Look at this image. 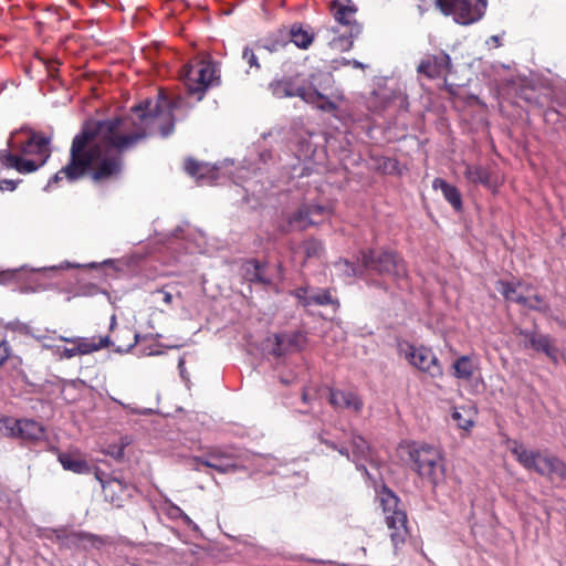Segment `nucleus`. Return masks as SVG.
<instances>
[{"label": "nucleus", "instance_id": "38", "mask_svg": "<svg viewBox=\"0 0 566 566\" xmlns=\"http://www.w3.org/2000/svg\"><path fill=\"white\" fill-rule=\"evenodd\" d=\"M451 416L457 426L461 429L467 430L473 424L472 420L464 417L459 408H454Z\"/></svg>", "mask_w": 566, "mask_h": 566}, {"label": "nucleus", "instance_id": "50", "mask_svg": "<svg viewBox=\"0 0 566 566\" xmlns=\"http://www.w3.org/2000/svg\"><path fill=\"white\" fill-rule=\"evenodd\" d=\"M336 451H338L339 454L346 457L347 459H349V452H348V449L345 448V447H337Z\"/></svg>", "mask_w": 566, "mask_h": 566}, {"label": "nucleus", "instance_id": "28", "mask_svg": "<svg viewBox=\"0 0 566 566\" xmlns=\"http://www.w3.org/2000/svg\"><path fill=\"white\" fill-rule=\"evenodd\" d=\"M138 334L128 326L120 328L112 340L111 346L115 347L117 353H127L138 343Z\"/></svg>", "mask_w": 566, "mask_h": 566}, {"label": "nucleus", "instance_id": "37", "mask_svg": "<svg viewBox=\"0 0 566 566\" xmlns=\"http://www.w3.org/2000/svg\"><path fill=\"white\" fill-rule=\"evenodd\" d=\"M255 51H258L255 49V46L254 48L245 46L242 52V57H243V60L247 61V63L249 64V66L251 69L254 67L255 70H260L261 66L258 62V56L255 54Z\"/></svg>", "mask_w": 566, "mask_h": 566}, {"label": "nucleus", "instance_id": "22", "mask_svg": "<svg viewBox=\"0 0 566 566\" xmlns=\"http://www.w3.org/2000/svg\"><path fill=\"white\" fill-rule=\"evenodd\" d=\"M242 277L250 283H258L264 286L272 284V280L265 275V264L255 259L247 260L241 265Z\"/></svg>", "mask_w": 566, "mask_h": 566}, {"label": "nucleus", "instance_id": "31", "mask_svg": "<svg viewBox=\"0 0 566 566\" xmlns=\"http://www.w3.org/2000/svg\"><path fill=\"white\" fill-rule=\"evenodd\" d=\"M465 179L474 185H482L486 188L492 186L491 174L489 169L479 165H465L464 170Z\"/></svg>", "mask_w": 566, "mask_h": 566}, {"label": "nucleus", "instance_id": "20", "mask_svg": "<svg viewBox=\"0 0 566 566\" xmlns=\"http://www.w3.org/2000/svg\"><path fill=\"white\" fill-rule=\"evenodd\" d=\"M134 486L117 478H107L103 485V494L107 502L116 507H123L125 502L132 497Z\"/></svg>", "mask_w": 566, "mask_h": 566}, {"label": "nucleus", "instance_id": "46", "mask_svg": "<svg viewBox=\"0 0 566 566\" xmlns=\"http://www.w3.org/2000/svg\"><path fill=\"white\" fill-rule=\"evenodd\" d=\"M528 300V303L531 304H535L537 306H539V310L538 311H544L545 310V305H544V301L543 298L539 296V295H534L532 297H527Z\"/></svg>", "mask_w": 566, "mask_h": 566}, {"label": "nucleus", "instance_id": "11", "mask_svg": "<svg viewBox=\"0 0 566 566\" xmlns=\"http://www.w3.org/2000/svg\"><path fill=\"white\" fill-rule=\"evenodd\" d=\"M234 455L221 448H209L205 455L193 457L191 461L196 464L195 470H199L198 464L211 468L219 473L226 474L238 470V464L234 462Z\"/></svg>", "mask_w": 566, "mask_h": 566}, {"label": "nucleus", "instance_id": "16", "mask_svg": "<svg viewBox=\"0 0 566 566\" xmlns=\"http://www.w3.org/2000/svg\"><path fill=\"white\" fill-rule=\"evenodd\" d=\"M328 402L336 410H347L360 415L364 409L363 398L354 390L328 388Z\"/></svg>", "mask_w": 566, "mask_h": 566}, {"label": "nucleus", "instance_id": "44", "mask_svg": "<svg viewBox=\"0 0 566 566\" xmlns=\"http://www.w3.org/2000/svg\"><path fill=\"white\" fill-rule=\"evenodd\" d=\"M60 356H61V358H66V359L78 356L75 345H73V347H64L62 349V352L60 353Z\"/></svg>", "mask_w": 566, "mask_h": 566}, {"label": "nucleus", "instance_id": "30", "mask_svg": "<svg viewBox=\"0 0 566 566\" xmlns=\"http://www.w3.org/2000/svg\"><path fill=\"white\" fill-rule=\"evenodd\" d=\"M289 34L291 41L302 50L308 49L312 45L315 38V34L314 32H312L311 28H305L301 23L292 24Z\"/></svg>", "mask_w": 566, "mask_h": 566}, {"label": "nucleus", "instance_id": "1", "mask_svg": "<svg viewBox=\"0 0 566 566\" xmlns=\"http://www.w3.org/2000/svg\"><path fill=\"white\" fill-rule=\"evenodd\" d=\"M182 104L181 96L169 97L159 90L154 98L134 105L130 116L86 120L71 142L66 165L50 178L46 187L84 178L98 186L118 180L125 167V153L149 136H170L175 130L174 112Z\"/></svg>", "mask_w": 566, "mask_h": 566}, {"label": "nucleus", "instance_id": "48", "mask_svg": "<svg viewBox=\"0 0 566 566\" xmlns=\"http://www.w3.org/2000/svg\"><path fill=\"white\" fill-rule=\"evenodd\" d=\"M343 64L344 65H353L356 69H365V65L357 60H353V61L344 60Z\"/></svg>", "mask_w": 566, "mask_h": 566}, {"label": "nucleus", "instance_id": "21", "mask_svg": "<svg viewBox=\"0 0 566 566\" xmlns=\"http://www.w3.org/2000/svg\"><path fill=\"white\" fill-rule=\"evenodd\" d=\"M60 340L75 345L78 356L90 355L103 348L111 347L112 339L109 336L101 337H64L60 336Z\"/></svg>", "mask_w": 566, "mask_h": 566}, {"label": "nucleus", "instance_id": "14", "mask_svg": "<svg viewBox=\"0 0 566 566\" xmlns=\"http://www.w3.org/2000/svg\"><path fill=\"white\" fill-rule=\"evenodd\" d=\"M332 214V210L322 205H304L290 218L289 223L295 224L300 230L322 223Z\"/></svg>", "mask_w": 566, "mask_h": 566}, {"label": "nucleus", "instance_id": "5", "mask_svg": "<svg viewBox=\"0 0 566 566\" xmlns=\"http://www.w3.org/2000/svg\"><path fill=\"white\" fill-rule=\"evenodd\" d=\"M380 505L385 515V523L389 531V537L395 549L406 543L409 536L408 517L406 511L400 507L399 497L389 489L380 493Z\"/></svg>", "mask_w": 566, "mask_h": 566}, {"label": "nucleus", "instance_id": "45", "mask_svg": "<svg viewBox=\"0 0 566 566\" xmlns=\"http://www.w3.org/2000/svg\"><path fill=\"white\" fill-rule=\"evenodd\" d=\"M9 358V349L6 345V342H0V367L7 361Z\"/></svg>", "mask_w": 566, "mask_h": 566}, {"label": "nucleus", "instance_id": "6", "mask_svg": "<svg viewBox=\"0 0 566 566\" xmlns=\"http://www.w3.org/2000/svg\"><path fill=\"white\" fill-rule=\"evenodd\" d=\"M272 94L277 98L297 96L308 104L316 105L317 108L325 112H334L336 104L319 93L317 90L306 88L298 83V76L283 77L270 84Z\"/></svg>", "mask_w": 566, "mask_h": 566}, {"label": "nucleus", "instance_id": "10", "mask_svg": "<svg viewBox=\"0 0 566 566\" xmlns=\"http://www.w3.org/2000/svg\"><path fill=\"white\" fill-rule=\"evenodd\" d=\"M398 350L410 365L420 371L429 374L432 378H438L443 375L442 366L431 348L426 346L417 347L412 344L403 343L399 344Z\"/></svg>", "mask_w": 566, "mask_h": 566}, {"label": "nucleus", "instance_id": "18", "mask_svg": "<svg viewBox=\"0 0 566 566\" xmlns=\"http://www.w3.org/2000/svg\"><path fill=\"white\" fill-rule=\"evenodd\" d=\"M293 295L304 307L311 305H332L334 308L339 307V301L333 296L331 289H318L313 291L310 286L306 285L296 289Z\"/></svg>", "mask_w": 566, "mask_h": 566}, {"label": "nucleus", "instance_id": "17", "mask_svg": "<svg viewBox=\"0 0 566 566\" xmlns=\"http://www.w3.org/2000/svg\"><path fill=\"white\" fill-rule=\"evenodd\" d=\"M451 69L450 55L443 51L437 54H429L419 63L417 71L419 74L433 80L446 76Z\"/></svg>", "mask_w": 566, "mask_h": 566}, {"label": "nucleus", "instance_id": "24", "mask_svg": "<svg viewBox=\"0 0 566 566\" xmlns=\"http://www.w3.org/2000/svg\"><path fill=\"white\" fill-rule=\"evenodd\" d=\"M45 436V429L42 423L32 419H20L18 429V439L27 443L41 441Z\"/></svg>", "mask_w": 566, "mask_h": 566}, {"label": "nucleus", "instance_id": "51", "mask_svg": "<svg viewBox=\"0 0 566 566\" xmlns=\"http://www.w3.org/2000/svg\"><path fill=\"white\" fill-rule=\"evenodd\" d=\"M340 263H344L346 266L350 268L353 275L357 274L355 268L347 260L340 261Z\"/></svg>", "mask_w": 566, "mask_h": 566}, {"label": "nucleus", "instance_id": "4", "mask_svg": "<svg viewBox=\"0 0 566 566\" xmlns=\"http://www.w3.org/2000/svg\"><path fill=\"white\" fill-rule=\"evenodd\" d=\"M511 452L526 470L535 471L542 476H557L566 481V463L558 457L538 450H528L517 442H514Z\"/></svg>", "mask_w": 566, "mask_h": 566}, {"label": "nucleus", "instance_id": "53", "mask_svg": "<svg viewBox=\"0 0 566 566\" xmlns=\"http://www.w3.org/2000/svg\"><path fill=\"white\" fill-rule=\"evenodd\" d=\"M491 41L494 43L495 46H500V39L496 35L491 36Z\"/></svg>", "mask_w": 566, "mask_h": 566}, {"label": "nucleus", "instance_id": "27", "mask_svg": "<svg viewBox=\"0 0 566 566\" xmlns=\"http://www.w3.org/2000/svg\"><path fill=\"white\" fill-rule=\"evenodd\" d=\"M9 149L0 150V163L7 169H15L20 174H31L35 171V167L31 163H23L22 156L13 154Z\"/></svg>", "mask_w": 566, "mask_h": 566}, {"label": "nucleus", "instance_id": "49", "mask_svg": "<svg viewBox=\"0 0 566 566\" xmlns=\"http://www.w3.org/2000/svg\"><path fill=\"white\" fill-rule=\"evenodd\" d=\"M319 441H321V443H323L324 446H326L327 448H329L332 450H336L337 449L336 443L331 441V440H328V439L319 437Z\"/></svg>", "mask_w": 566, "mask_h": 566}, {"label": "nucleus", "instance_id": "26", "mask_svg": "<svg viewBox=\"0 0 566 566\" xmlns=\"http://www.w3.org/2000/svg\"><path fill=\"white\" fill-rule=\"evenodd\" d=\"M432 188L434 190H438V189L441 190L444 199L452 206V208L455 211L460 212L462 210V208H463L462 196L455 186L447 182L442 178H436L432 181Z\"/></svg>", "mask_w": 566, "mask_h": 566}, {"label": "nucleus", "instance_id": "34", "mask_svg": "<svg viewBox=\"0 0 566 566\" xmlns=\"http://www.w3.org/2000/svg\"><path fill=\"white\" fill-rule=\"evenodd\" d=\"M301 247L304 251L306 260L319 259L323 256L325 251L323 242L315 238H308L304 240Z\"/></svg>", "mask_w": 566, "mask_h": 566}, {"label": "nucleus", "instance_id": "42", "mask_svg": "<svg viewBox=\"0 0 566 566\" xmlns=\"http://www.w3.org/2000/svg\"><path fill=\"white\" fill-rule=\"evenodd\" d=\"M18 186V181L11 179L0 180V191H13Z\"/></svg>", "mask_w": 566, "mask_h": 566}, {"label": "nucleus", "instance_id": "47", "mask_svg": "<svg viewBox=\"0 0 566 566\" xmlns=\"http://www.w3.org/2000/svg\"><path fill=\"white\" fill-rule=\"evenodd\" d=\"M94 475H95L96 480L101 483L102 486L104 485V483H106V480H107L106 473L103 472L101 469L96 468L94 470Z\"/></svg>", "mask_w": 566, "mask_h": 566}, {"label": "nucleus", "instance_id": "43", "mask_svg": "<svg viewBox=\"0 0 566 566\" xmlns=\"http://www.w3.org/2000/svg\"><path fill=\"white\" fill-rule=\"evenodd\" d=\"M14 279V272L7 270L0 271V285L9 284Z\"/></svg>", "mask_w": 566, "mask_h": 566}, {"label": "nucleus", "instance_id": "33", "mask_svg": "<svg viewBox=\"0 0 566 566\" xmlns=\"http://www.w3.org/2000/svg\"><path fill=\"white\" fill-rule=\"evenodd\" d=\"M454 377L469 380L474 374V364L469 356L459 357L452 365Z\"/></svg>", "mask_w": 566, "mask_h": 566}, {"label": "nucleus", "instance_id": "12", "mask_svg": "<svg viewBox=\"0 0 566 566\" xmlns=\"http://www.w3.org/2000/svg\"><path fill=\"white\" fill-rule=\"evenodd\" d=\"M317 34L324 45L334 52L349 51L353 48L354 39L359 35L338 25H323L318 29Z\"/></svg>", "mask_w": 566, "mask_h": 566}, {"label": "nucleus", "instance_id": "56", "mask_svg": "<svg viewBox=\"0 0 566 566\" xmlns=\"http://www.w3.org/2000/svg\"><path fill=\"white\" fill-rule=\"evenodd\" d=\"M123 454H124V448H123V447H120V448L118 449V451H117L116 457H117V458H120V457H123Z\"/></svg>", "mask_w": 566, "mask_h": 566}, {"label": "nucleus", "instance_id": "55", "mask_svg": "<svg viewBox=\"0 0 566 566\" xmlns=\"http://www.w3.org/2000/svg\"><path fill=\"white\" fill-rule=\"evenodd\" d=\"M302 400L307 403L308 402V395H307V391L304 389L303 392H302Z\"/></svg>", "mask_w": 566, "mask_h": 566}, {"label": "nucleus", "instance_id": "39", "mask_svg": "<svg viewBox=\"0 0 566 566\" xmlns=\"http://www.w3.org/2000/svg\"><path fill=\"white\" fill-rule=\"evenodd\" d=\"M285 45H287V42L273 41L270 44L255 43V49L258 51L266 50L269 52H277L280 49L284 48Z\"/></svg>", "mask_w": 566, "mask_h": 566}, {"label": "nucleus", "instance_id": "32", "mask_svg": "<svg viewBox=\"0 0 566 566\" xmlns=\"http://www.w3.org/2000/svg\"><path fill=\"white\" fill-rule=\"evenodd\" d=\"M274 339L285 343L290 353L301 350L305 343V336L301 332L275 334Z\"/></svg>", "mask_w": 566, "mask_h": 566}, {"label": "nucleus", "instance_id": "7", "mask_svg": "<svg viewBox=\"0 0 566 566\" xmlns=\"http://www.w3.org/2000/svg\"><path fill=\"white\" fill-rule=\"evenodd\" d=\"M15 133L8 140V148L17 151L22 156L23 163H31L38 170L42 167L51 156L50 138L42 134L31 132L25 142L19 145L14 140Z\"/></svg>", "mask_w": 566, "mask_h": 566}, {"label": "nucleus", "instance_id": "52", "mask_svg": "<svg viewBox=\"0 0 566 566\" xmlns=\"http://www.w3.org/2000/svg\"><path fill=\"white\" fill-rule=\"evenodd\" d=\"M553 114H556V115H557V112H556L555 109H551V108H549V109H546V111L544 112V116H545L546 118H548V117H549L551 115H553Z\"/></svg>", "mask_w": 566, "mask_h": 566}, {"label": "nucleus", "instance_id": "3", "mask_svg": "<svg viewBox=\"0 0 566 566\" xmlns=\"http://www.w3.org/2000/svg\"><path fill=\"white\" fill-rule=\"evenodd\" d=\"M409 458L417 474L433 485L444 478V464L441 451L430 444L411 442L408 444Z\"/></svg>", "mask_w": 566, "mask_h": 566}, {"label": "nucleus", "instance_id": "35", "mask_svg": "<svg viewBox=\"0 0 566 566\" xmlns=\"http://www.w3.org/2000/svg\"><path fill=\"white\" fill-rule=\"evenodd\" d=\"M20 419L2 416L0 417V433L2 437L18 439Z\"/></svg>", "mask_w": 566, "mask_h": 566}, {"label": "nucleus", "instance_id": "13", "mask_svg": "<svg viewBox=\"0 0 566 566\" xmlns=\"http://www.w3.org/2000/svg\"><path fill=\"white\" fill-rule=\"evenodd\" d=\"M331 12L335 20V25L350 31L353 34H360L363 25L355 19L357 8L350 0H333Z\"/></svg>", "mask_w": 566, "mask_h": 566}, {"label": "nucleus", "instance_id": "41", "mask_svg": "<svg viewBox=\"0 0 566 566\" xmlns=\"http://www.w3.org/2000/svg\"><path fill=\"white\" fill-rule=\"evenodd\" d=\"M275 357H282L284 355H286L289 352V349L286 348L285 346V343H280L279 339H274V347L271 352Z\"/></svg>", "mask_w": 566, "mask_h": 566}, {"label": "nucleus", "instance_id": "25", "mask_svg": "<svg viewBox=\"0 0 566 566\" xmlns=\"http://www.w3.org/2000/svg\"><path fill=\"white\" fill-rule=\"evenodd\" d=\"M57 460L64 470L76 474H88L92 471L87 461L78 453L61 452Z\"/></svg>", "mask_w": 566, "mask_h": 566}, {"label": "nucleus", "instance_id": "2", "mask_svg": "<svg viewBox=\"0 0 566 566\" xmlns=\"http://www.w3.org/2000/svg\"><path fill=\"white\" fill-rule=\"evenodd\" d=\"M360 262L364 269L390 277L399 287L408 281L407 264L394 251L381 250L377 252L373 249L363 250L360 252Z\"/></svg>", "mask_w": 566, "mask_h": 566}, {"label": "nucleus", "instance_id": "54", "mask_svg": "<svg viewBox=\"0 0 566 566\" xmlns=\"http://www.w3.org/2000/svg\"><path fill=\"white\" fill-rule=\"evenodd\" d=\"M116 316L115 315H112L111 317V325H109V328L111 329H114L115 325H116Z\"/></svg>", "mask_w": 566, "mask_h": 566}, {"label": "nucleus", "instance_id": "19", "mask_svg": "<svg viewBox=\"0 0 566 566\" xmlns=\"http://www.w3.org/2000/svg\"><path fill=\"white\" fill-rule=\"evenodd\" d=\"M57 543L66 548H86L87 545L95 546L104 544V539L97 535L83 531H67L65 528L54 531Z\"/></svg>", "mask_w": 566, "mask_h": 566}, {"label": "nucleus", "instance_id": "15", "mask_svg": "<svg viewBox=\"0 0 566 566\" xmlns=\"http://www.w3.org/2000/svg\"><path fill=\"white\" fill-rule=\"evenodd\" d=\"M518 335L525 338V348H532L537 353H543L552 363H558L559 350L549 335L524 329H520Z\"/></svg>", "mask_w": 566, "mask_h": 566}, {"label": "nucleus", "instance_id": "29", "mask_svg": "<svg viewBox=\"0 0 566 566\" xmlns=\"http://www.w3.org/2000/svg\"><path fill=\"white\" fill-rule=\"evenodd\" d=\"M497 290L500 293L504 296L506 301L521 304L523 306H526L531 310H539V306L535 304L528 303V300L526 296H523L517 292V285L512 282H505V281H499L497 282Z\"/></svg>", "mask_w": 566, "mask_h": 566}, {"label": "nucleus", "instance_id": "23", "mask_svg": "<svg viewBox=\"0 0 566 566\" xmlns=\"http://www.w3.org/2000/svg\"><path fill=\"white\" fill-rule=\"evenodd\" d=\"M186 172L196 178L199 184L211 182L217 178V168L193 158H187L184 163Z\"/></svg>", "mask_w": 566, "mask_h": 566}, {"label": "nucleus", "instance_id": "36", "mask_svg": "<svg viewBox=\"0 0 566 566\" xmlns=\"http://www.w3.org/2000/svg\"><path fill=\"white\" fill-rule=\"evenodd\" d=\"M350 446L355 457L359 459L367 457L369 452V444L361 436L353 433L350 438Z\"/></svg>", "mask_w": 566, "mask_h": 566}, {"label": "nucleus", "instance_id": "40", "mask_svg": "<svg viewBox=\"0 0 566 566\" xmlns=\"http://www.w3.org/2000/svg\"><path fill=\"white\" fill-rule=\"evenodd\" d=\"M154 293L160 295L163 303H165L167 306H170L172 304L175 295L172 294L171 291L168 290V286H164L163 289L157 290Z\"/></svg>", "mask_w": 566, "mask_h": 566}, {"label": "nucleus", "instance_id": "9", "mask_svg": "<svg viewBox=\"0 0 566 566\" xmlns=\"http://www.w3.org/2000/svg\"><path fill=\"white\" fill-rule=\"evenodd\" d=\"M216 65L211 61L200 60L182 69V80L189 94H197L201 101L206 91L218 80Z\"/></svg>", "mask_w": 566, "mask_h": 566}, {"label": "nucleus", "instance_id": "8", "mask_svg": "<svg viewBox=\"0 0 566 566\" xmlns=\"http://www.w3.org/2000/svg\"><path fill=\"white\" fill-rule=\"evenodd\" d=\"M434 3L442 14L463 25L481 20L488 7V0H434Z\"/></svg>", "mask_w": 566, "mask_h": 566}]
</instances>
